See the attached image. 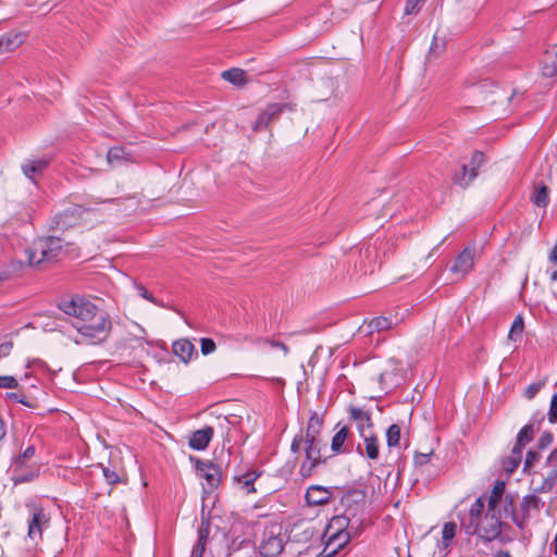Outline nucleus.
I'll use <instances>...</instances> for the list:
<instances>
[{"label":"nucleus","mask_w":557,"mask_h":557,"mask_svg":"<svg viewBox=\"0 0 557 557\" xmlns=\"http://www.w3.org/2000/svg\"><path fill=\"white\" fill-rule=\"evenodd\" d=\"M59 308L65 314L74 318L72 324L82 337V339H76V343L86 341L90 344H100L109 337L112 323L109 317L98 311L96 305L90 300L75 296L70 300L62 301Z\"/></svg>","instance_id":"nucleus-1"},{"label":"nucleus","mask_w":557,"mask_h":557,"mask_svg":"<svg viewBox=\"0 0 557 557\" xmlns=\"http://www.w3.org/2000/svg\"><path fill=\"white\" fill-rule=\"evenodd\" d=\"M62 240L59 237L48 236L35 239L26 249L27 264L39 267L49 263L59 257L62 251Z\"/></svg>","instance_id":"nucleus-2"},{"label":"nucleus","mask_w":557,"mask_h":557,"mask_svg":"<svg viewBox=\"0 0 557 557\" xmlns=\"http://www.w3.org/2000/svg\"><path fill=\"white\" fill-rule=\"evenodd\" d=\"M497 515V510L495 511L493 507H488L482 519L475 523L462 522V528L467 534H476L480 539L491 542L502 533V518Z\"/></svg>","instance_id":"nucleus-3"},{"label":"nucleus","mask_w":557,"mask_h":557,"mask_svg":"<svg viewBox=\"0 0 557 557\" xmlns=\"http://www.w3.org/2000/svg\"><path fill=\"white\" fill-rule=\"evenodd\" d=\"M530 485L534 494H546L553 491L557 482V449L547 457L541 471H534Z\"/></svg>","instance_id":"nucleus-4"},{"label":"nucleus","mask_w":557,"mask_h":557,"mask_svg":"<svg viewBox=\"0 0 557 557\" xmlns=\"http://www.w3.org/2000/svg\"><path fill=\"white\" fill-rule=\"evenodd\" d=\"M284 548V537L281 534V527L277 524L264 529L259 546L260 554L264 557H276Z\"/></svg>","instance_id":"nucleus-5"},{"label":"nucleus","mask_w":557,"mask_h":557,"mask_svg":"<svg viewBox=\"0 0 557 557\" xmlns=\"http://www.w3.org/2000/svg\"><path fill=\"white\" fill-rule=\"evenodd\" d=\"M302 448L306 453V460L301 463L299 472L302 478H309L321 462V442H304Z\"/></svg>","instance_id":"nucleus-6"},{"label":"nucleus","mask_w":557,"mask_h":557,"mask_svg":"<svg viewBox=\"0 0 557 557\" xmlns=\"http://www.w3.org/2000/svg\"><path fill=\"white\" fill-rule=\"evenodd\" d=\"M322 428V420L317 413H313L308 422L306 434L296 435L293 440L290 449L293 453H298L301 449L304 442L319 441L318 436Z\"/></svg>","instance_id":"nucleus-7"},{"label":"nucleus","mask_w":557,"mask_h":557,"mask_svg":"<svg viewBox=\"0 0 557 557\" xmlns=\"http://www.w3.org/2000/svg\"><path fill=\"white\" fill-rule=\"evenodd\" d=\"M476 251L474 247H466L450 267V272L463 278L473 268Z\"/></svg>","instance_id":"nucleus-8"},{"label":"nucleus","mask_w":557,"mask_h":557,"mask_svg":"<svg viewBox=\"0 0 557 557\" xmlns=\"http://www.w3.org/2000/svg\"><path fill=\"white\" fill-rule=\"evenodd\" d=\"M196 471L199 478L205 479L210 488L216 487L221 480V469L211 461H196Z\"/></svg>","instance_id":"nucleus-9"},{"label":"nucleus","mask_w":557,"mask_h":557,"mask_svg":"<svg viewBox=\"0 0 557 557\" xmlns=\"http://www.w3.org/2000/svg\"><path fill=\"white\" fill-rule=\"evenodd\" d=\"M84 213L83 207L78 205H70L62 212L55 215V224L60 228H67L76 225Z\"/></svg>","instance_id":"nucleus-10"},{"label":"nucleus","mask_w":557,"mask_h":557,"mask_svg":"<svg viewBox=\"0 0 557 557\" xmlns=\"http://www.w3.org/2000/svg\"><path fill=\"white\" fill-rule=\"evenodd\" d=\"M349 417L355 423L360 436H363L366 433H373V423L370 412L361 408L351 407L349 409Z\"/></svg>","instance_id":"nucleus-11"},{"label":"nucleus","mask_w":557,"mask_h":557,"mask_svg":"<svg viewBox=\"0 0 557 557\" xmlns=\"http://www.w3.org/2000/svg\"><path fill=\"white\" fill-rule=\"evenodd\" d=\"M48 518L42 509H35L32 517L28 520V537L29 540L37 542L41 539L42 529L48 524Z\"/></svg>","instance_id":"nucleus-12"},{"label":"nucleus","mask_w":557,"mask_h":557,"mask_svg":"<svg viewBox=\"0 0 557 557\" xmlns=\"http://www.w3.org/2000/svg\"><path fill=\"white\" fill-rule=\"evenodd\" d=\"M493 508L495 511H498L497 516L502 519L510 517L519 528L523 527V521H521L515 513L513 497L511 495L507 494L506 497L497 499Z\"/></svg>","instance_id":"nucleus-13"},{"label":"nucleus","mask_w":557,"mask_h":557,"mask_svg":"<svg viewBox=\"0 0 557 557\" xmlns=\"http://www.w3.org/2000/svg\"><path fill=\"white\" fill-rule=\"evenodd\" d=\"M331 492L323 486L313 485L306 493L307 503L310 506L325 505L331 499Z\"/></svg>","instance_id":"nucleus-14"},{"label":"nucleus","mask_w":557,"mask_h":557,"mask_svg":"<svg viewBox=\"0 0 557 557\" xmlns=\"http://www.w3.org/2000/svg\"><path fill=\"white\" fill-rule=\"evenodd\" d=\"M213 435V428L207 426L201 430L195 431L189 437V446L196 450L205 449Z\"/></svg>","instance_id":"nucleus-15"},{"label":"nucleus","mask_w":557,"mask_h":557,"mask_svg":"<svg viewBox=\"0 0 557 557\" xmlns=\"http://www.w3.org/2000/svg\"><path fill=\"white\" fill-rule=\"evenodd\" d=\"M314 534V529L308 522L295 523L290 530L289 536L293 541L299 543L309 542Z\"/></svg>","instance_id":"nucleus-16"},{"label":"nucleus","mask_w":557,"mask_h":557,"mask_svg":"<svg viewBox=\"0 0 557 557\" xmlns=\"http://www.w3.org/2000/svg\"><path fill=\"white\" fill-rule=\"evenodd\" d=\"M327 536L329 537L324 550L331 548V552L327 554V557H331L336 553L337 549L344 547L348 543L350 539V533L348 531L330 532L327 533Z\"/></svg>","instance_id":"nucleus-17"},{"label":"nucleus","mask_w":557,"mask_h":557,"mask_svg":"<svg viewBox=\"0 0 557 557\" xmlns=\"http://www.w3.org/2000/svg\"><path fill=\"white\" fill-rule=\"evenodd\" d=\"M24 33H8L0 37V53L11 52L18 48L25 40Z\"/></svg>","instance_id":"nucleus-18"},{"label":"nucleus","mask_w":557,"mask_h":557,"mask_svg":"<svg viewBox=\"0 0 557 557\" xmlns=\"http://www.w3.org/2000/svg\"><path fill=\"white\" fill-rule=\"evenodd\" d=\"M542 74L545 77L557 75V49L545 51L542 60Z\"/></svg>","instance_id":"nucleus-19"},{"label":"nucleus","mask_w":557,"mask_h":557,"mask_svg":"<svg viewBox=\"0 0 557 557\" xmlns=\"http://www.w3.org/2000/svg\"><path fill=\"white\" fill-rule=\"evenodd\" d=\"M173 352L183 362H188L195 350L194 345L187 339H180L173 343Z\"/></svg>","instance_id":"nucleus-20"},{"label":"nucleus","mask_w":557,"mask_h":557,"mask_svg":"<svg viewBox=\"0 0 557 557\" xmlns=\"http://www.w3.org/2000/svg\"><path fill=\"white\" fill-rule=\"evenodd\" d=\"M210 523L208 520L202 519L201 525L198 530V543L191 552V557H202L207 539L209 536Z\"/></svg>","instance_id":"nucleus-21"},{"label":"nucleus","mask_w":557,"mask_h":557,"mask_svg":"<svg viewBox=\"0 0 557 557\" xmlns=\"http://www.w3.org/2000/svg\"><path fill=\"white\" fill-rule=\"evenodd\" d=\"M457 524L455 522H446L443 527L442 531V543L440 545V554L446 556L447 548L451 544L455 535H456Z\"/></svg>","instance_id":"nucleus-22"},{"label":"nucleus","mask_w":557,"mask_h":557,"mask_svg":"<svg viewBox=\"0 0 557 557\" xmlns=\"http://www.w3.org/2000/svg\"><path fill=\"white\" fill-rule=\"evenodd\" d=\"M397 323L398 321H394L392 318L377 317L369 322L367 333L372 334L373 332L389 330Z\"/></svg>","instance_id":"nucleus-23"},{"label":"nucleus","mask_w":557,"mask_h":557,"mask_svg":"<svg viewBox=\"0 0 557 557\" xmlns=\"http://www.w3.org/2000/svg\"><path fill=\"white\" fill-rule=\"evenodd\" d=\"M364 445V454L370 459H377L379 457V442L377 437L373 433H366L361 436Z\"/></svg>","instance_id":"nucleus-24"},{"label":"nucleus","mask_w":557,"mask_h":557,"mask_svg":"<svg viewBox=\"0 0 557 557\" xmlns=\"http://www.w3.org/2000/svg\"><path fill=\"white\" fill-rule=\"evenodd\" d=\"M534 433V424L524 425L517 435L515 447L523 450L524 446L532 441Z\"/></svg>","instance_id":"nucleus-25"},{"label":"nucleus","mask_w":557,"mask_h":557,"mask_svg":"<svg viewBox=\"0 0 557 557\" xmlns=\"http://www.w3.org/2000/svg\"><path fill=\"white\" fill-rule=\"evenodd\" d=\"M522 460V450L512 447L510 455L504 460V469L508 474H511L521 463Z\"/></svg>","instance_id":"nucleus-26"},{"label":"nucleus","mask_w":557,"mask_h":557,"mask_svg":"<svg viewBox=\"0 0 557 557\" xmlns=\"http://www.w3.org/2000/svg\"><path fill=\"white\" fill-rule=\"evenodd\" d=\"M543 502L540 497L536 495H527L521 500V510L523 511L524 516H528L531 510H540V508L543 506Z\"/></svg>","instance_id":"nucleus-27"},{"label":"nucleus","mask_w":557,"mask_h":557,"mask_svg":"<svg viewBox=\"0 0 557 557\" xmlns=\"http://www.w3.org/2000/svg\"><path fill=\"white\" fill-rule=\"evenodd\" d=\"M222 78L237 86H242L246 83L245 71L240 69H231L224 71L222 73Z\"/></svg>","instance_id":"nucleus-28"},{"label":"nucleus","mask_w":557,"mask_h":557,"mask_svg":"<svg viewBox=\"0 0 557 557\" xmlns=\"http://www.w3.org/2000/svg\"><path fill=\"white\" fill-rule=\"evenodd\" d=\"M348 434H349V428L344 425L333 436L331 448L334 453L342 451V447H343L345 441L347 440Z\"/></svg>","instance_id":"nucleus-29"},{"label":"nucleus","mask_w":557,"mask_h":557,"mask_svg":"<svg viewBox=\"0 0 557 557\" xmlns=\"http://www.w3.org/2000/svg\"><path fill=\"white\" fill-rule=\"evenodd\" d=\"M532 200L533 202L540 207V208H546L548 202H549V197H548V188L546 185H541L539 186L533 196H532Z\"/></svg>","instance_id":"nucleus-30"},{"label":"nucleus","mask_w":557,"mask_h":557,"mask_svg":"<svg viewBox=\"0 0 557 557\" xmlns=\"http://www.w3.org/2000/svg\"><path fill=\"white\" fill-rule=\"evenodd\" d=\"M524 330V321L522 315H517L508 333V339L517 342L521 338Z\"/></svg>","instance_id":"nucleus-31"},{"label":"nucleus","mask_w":557,"mask_h":557,"mask_svg":"<svg viewBox=\"0 0 557 557\" xmlns=\"http://www.w3.org/2000/svg\"><path fill=\"white\" fill-rule=\"evenodd\" d=\"M348 525H349V518H347L346 516H336L331 520V522L326 529V533L344 532V531H346V528Z\"/></svg>","instance_id":"nucleus-32"},{"label":"nucleus","mask_w":557,"mask_h":557,"mask_svg":"<svg viewBox=\"0 0 557 557\" xmlns=\"http://www.w3.org/2000/svg\"><path fill=\"white\" fill-rule=\"evenodd\" d=\"M484 510V499L479 497L471 506L469 510V521L468 522H476L483 518Z\"/></svg>","instance_id":"nucleus-33"},{"label":"nucleus","mask_w":557,"mask_h":557,"mask_svg":"<svg viewBox=\"0 0 557 557\" xmlns=\"http://www.w3.org/2000/svg\"><path fill=\"white\" fill-rule=\"evenodd\" d=\"M26 265H28L27 263H24L22 261H18V260H15V261H12L8 268L0 274V283L3 282L4 280L17 274L18 272H21Z\"/></svg>","instance_id":"nucleus-34"},{"label":"nucleus","mask_w":557,"mask_h":557,"mask_svg":"<svg viewBox=\"0 0 557 557\" xmlns=\"http://www.w3.org/2000/svg\"><path fill=\"white\" fill-rule=\"evenodd\" d=\"M541 455L533 449H530L527 453L524 462H523V472L528 474H532L534 471H532V468L540 461Z\"/></svg>","instance_id":"nucleus-35"},{"label":"nucleus","mask_w":557,"mask_h":557,"mask_svg":"<svg viewBox=\"0 0 557 557\" xmlns=\"http://www.w3.org/2000/svg\"><path fill=\"white\" fill-rule=\"evenodd\" d=\"M506 484L504 481H497L488 497V507H494L497 499L506 497L505 495Z\"/></svg>","instance_id":"nucleus-36"},{"label":"nucleus","mask_w":557,"mask_h":557,"mask_svg":"<svg viewBox=\"0 0 557 557\" xmlns=\"http://www.w3.org/2000/svg\"><path fill=\"white\" fill-rule=\"evenodd\" d=\"M484 154L481 151H475L470 161V180H474L478 176V169L484 164Z\"/></svg>","instance_id":"nucleus-37"},{"label":"nucleus","mask_w":557,"mask_h":557,"mask_svg":"<svg viewBox=\"0 0 557 557\" xmlns=\"http://www.w3.org/2000/svg\"><path fill=\"white\" fill-rule=\"evenodd\" d=\"M124 159H126V152L123 147H113L108 151L107 161L110 165H115Z\"/></svg>","instance_id":"nucleus-38"},{"label":"nucleus","mask_w":557,"mask_h":557,"mask_svg":"<svg viewBox=\"0 0 557 557\" xmlns=\"http://www.w3.org/2000/svg\"><path fill=\"white\" fill-rule=\"evenodd\" d=\"M400 440V429L397 424H392L386 431V441L389 447L397 446Z\"/></svg>","instance_id":"nucleus-39"},{"label":"nucleus","mask_w":557,"mask_h":557,"mask_svg":"<svg viewBox=\"0 0 557 557\" xmlns=\"http://www.w3.org/2000/svg\"><path fill=\"white\" fill-rule=\"evenodd\" d=\"M473 180H470V169L467 164L461 166V172L454 176V182L462 187H467Z\"/></svg>","instance_id":"nucleus-40"},{"label":"nucleus","mask_w":557,"mask_h":557,"mask_svg":"<svg viewBox=\"0 0 557 557\" xmlns=\"http://www.w3.org/2000/svg\"><path fill=\"white\" fill-rule=\"evenodd\" d=\"M257 474L255 472H248V473H245L243 474L242 476L238 478V482L240 484H243L244 487H247L248 488V492H253L255 488L253 487H249L253 481L257 479Z\"/></svg>","instance_id":"nucleus-41"},{"label":"nucleus","mask_w":557,"mask_h":557,"mask_svg":"<svg viewBox=\"0 0 557 557\" xmlns=\"http://www.w3.org/2000/svg\"><path fill=\"white\" fill-rule=\"evenodd\" d=\"M285 106L278 103H272L264 110L265 114L269 115L271 121L275 120L283 111Z\"/></svg>","instance_id":"nucleus-42"},{"label":"nucleus","mask_w":557,"mask_h":557,"mask_svg":"<svg viewBox=\"0 0 557 557\" xmlns=\"http://www.w3.org/2000/svg\"><path fill=\"white\" fill-rule=\"evenodd\" d=\"M35 455V447L28 446L15 460L17 467H22L23 463L30 459Z\"/></svg>","instance_id":"nucleus-43"},{"label":"nucleus","mask_w":557,"mask_h":557,"mask_svg":"<svg viewBox=\"0 0 557 557\" xmlns=\"http://www.w3.org/2000/svg\"><path fill=\"white\" fill-rule=\"evenodd\" d=\"M271 122L272 121L269 117V115H267L265 112L263 111L258 116V119H257L256 123L253 124L252 128H253L255 132H258L261 128L267 127Z\"/></svg>","instance_id":"nucleus-44"},{"label":"nucleus","mask_w":557,"mask_h":557,"mask_svg":"<svg viewBox=\"0 0 557 557\" xmlns=\"http://www.w3.org/2000/svg\"><path fill=\"white\" fill-rule=\"evenodd\" d=\"M236 422H237V417L236 416L224 417L222 419H219V428L223 432L228 433L230 432V426L235 424Z\"/></svg>","instance_id":"nucleus-45"},{"label":"nucleus","mask_w":557,"mask_h":557,"mask_svg":"<svg viewBox=\"0 0 557 557\" xmlns=\"http://www.w3.org/2000/svg\"><path fill=\"white\" fill-rule=\"evenodd\" d=\"M18 385L17 380L11 375L0 376V388H16Z\"/></svg>","instance_id":"nucleus-46"},{"label":"nucleus","mask_w":557,"mask_h":557,"mask_svg":"<svg viewBox=\"0 0 557 557\" xmlns=\"http://www.w3.org/2000/svg\"><path fill=\"white\" fill-rule=\"evenodd\" d=\"M215 343L211 338H202L201 339V352L203 355H209L215 350Z\"/></svg>","instance_id":"nucleus-47"},{"label":"nucleus","mask_w":557,"mask_h":557,"mask_svg":"<svg viewBox=\"0 0 557 557\" xmlns=\"http://www.w3.org/2000/svg\"><path fill=\"white\" fill-rule=\"evenodd\" d=\"M543 385H544L543 382L533 383V384L529 385L524 392L525 397L529 399H532L540 392V389L543 387Z\"/></svg>","instance_id":"nucleus-48"},{"label":"nucleus","mask_w":557,"mask_h":557,"mask_svg":"<svg viewBox=\"0 0 557 557\" xmlns=\"http://www.w3.org/2000/svg\"><path fill=\"white\" fill-rule=\"evenodd\" d=\"M553 442V435L550 433L544 432L537 441V447L540 449L547 448Z\"/></svg>","instance_id":"nucleus-49"},{"label":"nucleus","mask_w":557,"mask_h":557,"mask_svg":"<svg viewBox=\"0 0 557 557\" xmlns=\"http://www.w3.org/2000/svg\"><path fill=\"white\" fill-rule=\"evenodd\" d=\"M422 0H407L405 5V13L406 14H416L419 11V3Z\"/></svg>","instance_id":"nucleus-50"},{"label":"nucleus","mask_w":557,"mask_h":557,"mask_svg":"<svg viewBox=\"0 0 557 557\" xmlns=\"http://www.w3.org/2000/svg\"><path fill=\"white\" fill-rule=\"evenodd\" d=\"M103 475L109 484H114L119 482L120 478L117 473L109 468L102 467Z\"/></svg>","instance_id":"nucleus-51"},{"label":"nucleus","mask_w":557,"mask_h":557,"mask_svg":"<svg viewBox=\"0 0 557 557\" xmlns=\"http://www.w3.org/2000/svg\"><path fill=\"white\" fill-rule=\"evenodd\" d=\"M549 420L557 421V393L553 395L549 409Z\"/></svg>","instance_id":"nucleus-52"},{"label":"nucleus","mask_w":557,"mask_h":557,"mask_svg":"<svg viewBox=\"0 0 557 557\" xmlns=\"http://www.w3.org/2000/svg\"><path fill=\"white\" fill-rule=\"evenodd\" d=\"M22 170H23V173L29 177V178H33V176L38 173L37 172V169L33 165V163L29 161H27L25 164L22 165Z\"/></svg>","instance_id":"nucleus-53"},{"label":"nucleus","mask_w":557,"mask_h":557,"mask_svg":"<svg viewBox=\"0 0 557 557\" xmlns=\"http://www.w3.org/2000/svg\"><path fill=\"white\" fill-rule=\"evenodd\" d=\"M137 288H138V292L141 297H144L145 299H147L156 305H159L157 299L152 296V294L149 293L144 286H138Z\"/></svg>","instance_id":"nucleus-54"},{"label":"nucleus","mask_w":557,"mask_h":557,"mask_svg":"<svg viewBox=\"0 0 557 557\" xmlns=\"http://www.w3.org/2000/svg\"><path fill=\"white\" fill-rule=\"evenodd\" d=\"M12 342H4L0 344V359L8 356L12 350Z\"/></svg>","instance_id":"nucleus-55"},{"label":"nucleus","mask_w":557,"mask_h":557,"mask_svg":"<svg viewBox=\"0 0 557 557\" xmlns=\"http://www.w3.org/2000/svg\"><path fill=\"white\" fill-rule=\"evenodd\" d=\"M30 162L37 169L38 173L41 172L48 164V160H46V159H35V160H30Z\"/></svg>","instance_id":"nucleus-56"},{"label":"nucleus","mask_w":557,"mask_h":557,"mask_svg":"<svg viewBox=\"0 0 557 557\" xmlns=\"http://www.w3.org/2000/svg\"><path fill=\"white\" fill-rule=\"evenodd\" d=\"M430 455L431 454H417L414 456V461L417 465H425L429 462L430 460Z\"/></svg>","instance_id":"nucleus-57"},{"label":"nucleus","mask_w":557,"mask_h":557,"mask_svg":"<svg viewBox=\"0 0 557 557\" xmlns=\"http://www.w3.org/2000/svg\"><path fill=\"white\" fill-rule=\"evenodd\" d=\"M35 475H36L35 472H29L27 474H22L20 476H16L15 483L28 482V481L33 480L35 478Z\"/></svg>","instance_id":"nucleus-58"},{"label":"nucleus","mask_w":557,"mask_h":557,"mask_svg":"<svg viewBox=\"0 0 557 557\" xmlns=\"http://www.w3.org/2000/svg\"><path fill=\"white\" fill-rule=\"evenodd\" d=\"M7 397L10 399V400H13V401H16V403H21V404H24L26 406H29L28 403H26L18 394L16 393H8L7 394Z\"/></svg>","instance_id":"nucleus-59"},{"label":"nucleus","mask_w":557,"mask_h":557,"mask_svg":"<svg viewBox=\"0 0 557 557\" xmlns=\"http://www.w3.org/2000/svg\"><path fill=\"white\" fill-rule=\"evenodd\" d=\"M270 344H271L272 347L282 349L284 355H287L288 348H287V346L284 343L272 341V342H270Z\"/></svg>","instance_id":"nucleus-60"},{"label":"nucleus","mask_w":557,"mask_h":557,"mask_svg":"<svg viewBox=\"0 0 557 557\" xmlns=\"http://www.w3.org/2000/svg\"><path fill=\"white\" fill-rule=\"evenodd\" d=\"M388 374H389L388 371L384 370L377 376V381H379V383H380L382 388H385L384 382H385V379L388 376Z\"/></svg>","instance_id":"nucleus-61"},{"label":"nucleus","mask_w":557,"mask_h":557,"mask_svg":"<svg viewBox=\"0 0 557 557\" xmlns=\"http://www.w3.org/2000/svg\"><path fill=\"white\" fill-rule=\"evenodd\" d=\"M5 436V423L3 419L0 417V440Z\"/></svg>","instance_id":"nucleus-62"},{"label":"nucleus","mask_w":557,"mask_h":557,"mask_svg":"<svg viewBox=\"0 0 557 557\" xmlns=\"http://www.w3.org/2000/svg\"><path fill=\"white\" fill-rule=\"evenodd\" d=\"M494 557H510V554L507 550H498Z\"/></svg>","instance_id":"nucleus-63"},{"label":"nucleus","mask_w":557,"mask_h":557,"mask_svg":"<svg viewBox=\"0 0 557 557\" xmlns=\"http://www.w3.org/2000/svg\"><path fill=\"white\" fill-rule=\"evenodd\" d=\"M437 46H438L437 37H436V36H434V38H433V42H432V47H431V50L436 49V48H437Z\"/></svg>","instance_id":"nucleus-64"}]
</instances>
